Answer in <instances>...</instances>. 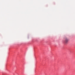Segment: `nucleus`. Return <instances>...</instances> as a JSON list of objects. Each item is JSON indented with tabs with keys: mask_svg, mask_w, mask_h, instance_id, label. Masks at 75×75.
<instances>
[{
	"mask_svg": "<svg viewBox=\"0 0 75 75\" xmlns=\"http://www.w3.org/2000/svg\"><path fill=\"white\" fill-rule=\"evenodd\" d=\"M65 43L66 44H67V43L68 42V41H69V39L67 38H65Z\"/></svg>",
	"mask_w": 75,
	"mask_h": 75,
	"instance_id": "nucleus-1",
	"label": "nucleus"
}]
</instances>
